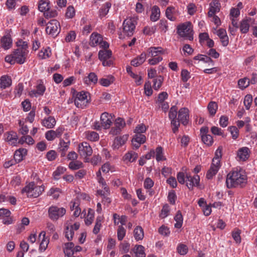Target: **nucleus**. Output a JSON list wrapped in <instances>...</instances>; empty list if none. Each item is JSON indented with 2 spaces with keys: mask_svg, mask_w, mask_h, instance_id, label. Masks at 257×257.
Returning <instances> with one entry per match:
<instances>
[{
  "mask_svg": "<svg viewBox=\"0 0 257 257\" xmlns=\"http://www.w3.org/2000/svg\"><path fill=\"white\" fill-rule=\"evenodd\" d=\"M85 137L87 140L91 142H95L98 140V134L93 131H88L85 132Z\"/></svg>",
  "mask_w": 257,
  "mask_h": 257,
  "instance_id": "49530a36",
  "label": "nucleus"
},
{
  "mask_svg": "<svg viewBox=\"0 0 257 257\" xmlns=\"http://www.w3.org/2000/svg\"><path fill=\"white\" fill-rule=\"evenodd\" d=\"M98 78L96 74L94 72L90 73L88 76L83 78V82L87 85H94L97 83Z\"/></svg>",
  "mask_w": 257,
  "mask_h": 257,
  "instance_id": "412c9836",
  "label": "nucleus"
},
{
  "mask_svg": "<svg viewBox=\"0 0 257 257\" xmlns=\"http://www.w3.org/2000/svg\"><path fill=\"white\" fill-rule=\"evenodd\" d=\"M111 6V4L109 2H106L103 5L99 11V17L101 18L105 17L108 13Z\"/></svg>",
  "mask_w": 257,
  "mask_h": 257,
  "instance_id": "58836bf2",
  "label": "nucleus"
},
{
  "mask_svg": "<svg viewBox=\"0 0 257 257\" xmlns=\"http://www.w3.org/2000/svg\"><path fill=\"white\" fill-rule=\"evenodd\" d=\"M155 157L158 162L166 160V158L164 155L163 149L161 146L157 147L155 150Z\"/></svg>",
  "mask_w": 257,
  "mask_h": 257,
  "instance_id": "e433bc0d",
  "label": "nucleus"
},
{
  "mask_svg": "<svg viewBox=\"0 0 257 257\" xmlns=\"http://www.w3.org/2000/svg\"><path fill=\"white\" fill-rule=\"evenodd\" d=\"M189 110L186 107H183L178 111V120L184 125H186L189 121Z\"/></svg>",
  "mask_w": 257,
  "mask_h": 257,
  "instance_id": "4468645a",
  "label": "nucleus"
},
{
  "mask_svg": "<svg viewBox=\"0 0 257 257\" xmlns=\"http://www.w3.org/2000/svg\"><path fill=\"white\" fill-rule=\"evenodd\" d=\"M78 152L81 156L86 158L92 155V149L88 143L84 142L79 144Z\"/></svg>",
  "mask_w": 257,
  "mask_h": 257,
  "instance_id": "f8f14e48",
  "label": "nucleus"
},
{
  "mask_svg": "<svg viewBox=\"0 0 257 257\" xmlns=\"http://www.w3.org/2000/svg\"><path fill=\"white\" fill-rule=\"evenodd\" d=\"M136 257H145V247L142 245H136L133 249Z\"/></svg>",
  "mask_w": 257,
  "mask_h": 257,
  "instance_id": "4c0bfd02",
  "label": "nucleus"
},
{
  "mask_svg": "<svg viewBox=\"0 0 257 257\" xmlns=\"http://www.w3.org/2000/svg\"><path fill=\"white\" fill-rule=\"evenodd\" d=\"M12 39L9 35L4 36L1 40L2 47L5 50H8L12 46Z\"/></svg>",
  "mask_w": 257,
  "mask_h": 257,
  "instance_id": "b1692460",
  "label": "nucleus"
},
{
  "mask_svg": "<svg viewBox=\"0 0 257 257\" xmlns=\"http://www.w3.org/2000/svg\"><path fill=\"white\" fill-rule=\"evenodd\" d=\"M179 15V11L174 7H168L166 10L165 16L168 19L171 21H176Z\"/></svg>",
  "mask_w": 257,
  "mask_h": 257,
  "instance_id": "f3484780",
  "label": "nucleus"
},
{
  "mask_svg": "<svg viewBox=\"0 0 257 257\" xmlns=\"http://www.w3.org/2000/svg\"><path fill=\"white\" fill-rule=\"evenodd\" d=\"M194 59L195 60H199L203 61L204 63H208L209 66H213L214 64V61L211 59V58L204 55H198L194 57Z\"/></svg>",
  "mask_w": 257,
  "mask_h": 257,
  "instance_id": "72a5a7b5",
  "label": "nucleus"
},
{
  "mask_svg": "<svg viewBox=\"0 0 257 257\" xmlns=\"http://www.w3.org/2000/svg\"><path fill=\"white\" fill-rule=\"evenodd\" d=\"M164 79L162 76H159L153 80V88L155 90H158L162 85Z\"/></svg>",
  "mask_w": 257,
  "mask_h": 257,
  "instance_id": "864d4df0",
  "label": "nucleus"
},
{
  "mask_svg": "<svg viewBox=\"0 0 257 257\" xmlns=\"http://www.w3.org/2000/svg\"><path fill=\"white\" fill-rule=\"evenodd\" d=\"M165 51L160 47H151L147 51V57H151L148 60V63L151 65H155L162 61L163 58L161 55L164 54Z\"/></svg>",
  "mask_w": 257,
  "mask_h": 257,
  "instance_id": "f03ea898",
  "label": "nucleus"
},
{
  "mask_svg": "<svg viewBox=\"0 0 257 257\" xmlns=\"http://www.w3.org/2000/svg\"><path fill=\"white\" fill-rule=\"evenodd\" d=\"M60 25L59 22L53 19L51 20L48 24L46 28L47 34L53 37L57 36L60 32Z\"/></svg>",
  "mask_w": 257,
  "mask_h": 257,
  "instance_id": "1a4fd4ad",
  "label": "nucleus"
},
{
  "mask_svg": "<svg viewBox=\"0 0 257 257\" xmlns=\"http://www.w3.org/2000/svg\"><path fill=\"white\" fill-rule=\"evenodd\" d=\"M114 80V77L112 75H108L105 78H102L99 79V83L103 86H108L113 82Z\"/></svg>",
  "mask_w": 257,
  "mask_h": 257,
  "instance_id": "a19ab883",
  "label": "nucleus"
},
{
  "mask_svg": "<svg viewBox=\"0 0 257 257\" xmlns=\"http://www.w3.org/2000/svg\"><path fill=\"white\" fill-rule=\"evenodd\" d=\"M252 101V97L251 94H247L245 96L243 103L245 107V108L247 110H248L250 108Z\"/></svg>",
  "mask_w": 257,
  "mask_h": 257,
  "instance_id": "0e129e2a",
  "label": "nucleus"
},
{
  "mask_svg": "<svg viewBox=\"0 0 257 257\" xmlns=\"http://www.w3.org/2000/svg\"><path fill=\"white\" fill-rule=\"evenodd\" d=\"M56 123V121L55 118L54 116H52L45 117L41 121L42 125L47 128H53L55 125Z\"/></svg>",
  "mask_w": 257,
  "mask_h": 257,
  "instance_id": "4be33fe9",
  "label": "nucleus"
},
{
  "mask_svg": "<svg viewBox=\"0 0 257 257\" xmlns=\"http://www.w3.org/2000/svg\"><path fill=\"white\" fill-rule=\"evenodd\" d=\"M83 166V163L79 161H73L69 163V168L72 170H76L82 168Z\"/></svg>",
  "mask_w": 257,
  "mask_h": 257,
  "instance_id": "8fccbe9b",
  "label": "nucleus"
},
{
  "mask_svg": "<svg viewBox=\"0 0 257 257\" xmlns=\"http://www.w3.org/2000/svg\"><path fill=\"white\" fill-rule=\"evenodd\" d=\"M126 234L125 228L121 225L118 226L117 230V236L119 240H122Z\"/></svg>",
  "mask_w": 257,
  "mask_h": 257,
  "instance_id": "bf43d9fd",
  "label": "nucleus"
},
{
  "mask_svg": "<svg viewBox=\"0 0 257 257\" xmlns=\"http://www.w3.org/2000/svg\"><path fill=\"white\" fill-rule=\"evenodd\" d=\"M177 33L181 37L190 41L193 40V26L190 22L179 25L177 28Z\"/></svg>",
  "mask_w": 257,
  "mask_h": 257,
  "instance_id": "20e7f679",
  "label": "nucleus"
},
{
  "mask_svg": "<svg viewBox=\"0 0 257 257\" xmlns=\"http://www.w3.org/2000/svg\"><path fill=\"white\" fill-rule=\"evenodd\" d=\"M44 191L43 185L38 186L34 182H31L26 185L21 191L22 194L27 195L28 197L36 198Z\"/></svg>",
  "mask_w": 257,
  "mask_h": 257,
  "instance_id": "7ed1b4c3",
  "label": "nucleus"
},
{
  "mask_svg": "<svg viewBox=\"0 0 257 257\" xmlns=\"http://www.w3.org/2000/svg\"><path fill=\"white\" fill-rule=\"evenodd\" d=\"M17 46L18 47V49H21V50L25 52H27L28 53V44L27 42L24 41L22 40H19L17 42Z\"/></svg>",
  "mask_w": 257,
  "mask_h": 257,
  "instance_id": "5fc2aeb1",
  "label": "nucleus"
},
{
  "mask_svg": "<svg viewBox=\"0 0 257 257\" xmlns=\"http://www.w3.org/2000/svg\"><path fill=\"white\" fill-rule=\"evenodd\" d=\"M50 9L49 2L48 0H41L39 2L38 9L40 12L45 13Z\"/></svg>",
  "mask_w": 257,
  "mask_h": 257,
  "instance_id": "79ce46f5",
  "label": "nucleus"
},
{
  "mask_svg": "<svg viewBox=\"0 0 257 257\" xmlns=\"http://www.w3.org/2000/svg\"><path fill=\"white\" fill-rule=\"evenodd\" d=\"M74 232L72 230V227L67 226L65 229V237L68 240H71L74 235Z\"/></svg>",
  "mask_w": 257,
  "mask_h": 257,
  "instance_id": "052dcab7",
  "label": "nucleus"
},
{
  "mask_svg": "<svg viewBox=\"0 0 257 257\" xmlns=\"http://www.w3.org/2000/svg\"><path fill=\"white\" fill-rule=\"evenodd\" d=\"M177 250L178 253L184 255L187 253L188 248L186 245L183 243H179L177 247Z\"/></svg>",
  "mask_w": 257,
  "mask_h": 257,
  "instance_id": "6e6d98bb",
  "label": "nucleus"
},
{
  "mask_svg": "<svg viewBox=\"0 0 257 257\" xmlns=\"http://www.w3.org/2000/svg\"><path fill=\"white\" fill-rule=\"evenodd\" d=\"M146 58V54L142 53L140 55L132 60L131 65L135 67H138L142 65L145 61Z\"/></svg>",
  "mask_w": 257,
  "mask_h": 257,
  "instance_id": "cd10ccee",
  "label": "nucleus"
},
{
  "mask_svg": "<svg viewBox=\"0 0 257 257\" xmlns=\"http://www.w3.org/2000/svg\"><path fill=\"white\" fill-rule=\"evenodd\" d=\"M251 21L250 18L242 20L240 22V31L243 34L248 32L249 28V22Z\"/></svg>",
  "mask_w": 257,
  "mask_h": 257,
  "instance_id": "c756f323",
  "label": "nucleus"
},
{
  "mask_svg": "<svg viewBox=\"0 0 257 257\" xmlns=\"http://www.w3.org/2000/svg\"><path fill=\"white\" fill-rule=\"evenodd\" d=\"M136 22L133 19H125L122 24L124 35L131 36L134 34L136 28Z\"/></svg>",
  "mask_w": 257,
  "mask_h": 257,
  "instance_id": "9d476101",
  "label": "nucleus"
},
{
  "mask_svg": "<svg viewBox=\"0 0 257 257\" xmlns=\"http://www.w3.org/2000/svg\"><path fill=\"white\" fill-rule=\"evenodd\" d=\"M170 212V206L168 204H166L163 206L159 216L161 218H165L169 215Z\"/></svg>",
  "mask_w": 257,
  "mask_h": 257,
  "instance_id": "603ef678",
  "label": "nucleus"
},
{
  "mask_svg": "<svg viewBox=\"0 0 257 257\" xmlns=\"http://www.w3.org/2000/svg\"><path fill=\"white\" fill-rule=\"evenodd\" d=\"M81 25H84V26L82 29V34L83 35H88L92 30V25L90 23H86V19L83 18L81 20Z\"/></svg>",
  "mask_w": 257,
  "mask_h": 257,
  "instance_id": "473e14b6",
  "label": "nucleus"
},
{
  "mask_svg": "<svg viewBox=\"0 0 257 257\" xmlns=\"http://www.w3.org/2000/svg\"><path fill=\"white\" fill-rule=\"evenodd\" d=\"M90 94L86 91H81L76 93L74 104L78 108H82L89 102Z\"/></svg>",
  "mask_w": 257,
  "mask_h": 257,
  "instance_id": "423d86ee",
  "label": "nucleus"
},
{
  "mask_svg": "<svg viewBox=\"0 0 257 257\" xmlns=\"http://www.w3.org/2000/svg\"><path fill=\"white\" fill-rule=\"evenodd\" d=\"M222 148L221 147L218 148L215 153V156L212 159V162L216 164H220V159L222 157Z\"/></svg>",
  "mask_w": 257,
  "mask_h": 257,
  "instance_id": "de8ad7c7",
  "label": "nucleus"
},
{
  "mask_svg": "<svg viewBox=\"0 0 257 257\" xmlns=\"http://www.w3.org/2000/svg\"><path fill=\"white\" fill-rule=\"evenodd\" d=\"M112 52L110 50H101L98 52V58L104 66H110L113 64Z\"/></svg>",
  "mask_w": 257,
  "mask_h": 257,
  "instance_id": "6e6552de",
  "label": "nucleus"
},
{
  "mask_svg": "<svg viewBox=\"0 0 257 257\" xmlns=\"http://www.w3.org/2000/svg\"><path fill=\"white\" fill-rule=\"evenodd\" d=\"M46 90V87L42 83L36 86V89L29 91V95L31 97H38L42 96Z\"/></svg>",
  "mask_w": 257,
  "mask_h": 257,
  "instance_id": "a211bd4d",
  "label": "nucleus"
},
{
  "mask_svg": "<svg viewBox=\"0 0 257 257\" xmlns=\"http://www.w3.org/2000/svg\"><path fill=\"white\" fill-rule=\"evenodd\" d=\"M146 137L144 134H135L132 139V145L136 149H138L141 144L145 143Z\"/></svg>",
  "mask_w": 257,
  "mask_h": 257,
  "instance_id": "6ab92c4d",
  "label": "nucleus"
},
{
  "mask_svg": "<svg viewBox=\"0 0 257 257\" xmlns=\"http://www.w3.org/2000/svg\"><path fill=\"white\" fill-rule=\"evenodd\" d=\"M186 186L189 190H193L194 187L199 185L200 177L198 175L192 176L190 174L186 173Z\"/></svg>",
  "mask_w": 257,
  "mask_h": 257,
  "instance_id": "9b49d317",
  "label": "nucleus"
},
{
  "mask_svg": "<svg viewBox=\"0 0 257 257\" xmlns=\"http://www.w3.org/2000/svg\"><path fill=\"white\" fill-rule=\"evenodd\" d=\"M213 2V3L210 4V8L209 11L208 12V15L209 17H212L215 16V14L220 11L219 5H220L218 2Z\"/></svg>",
  "mask_w": 257,
  "mask_h": 257,
  "instance_id": "7c9ffc66",
  "label": "nucleus"
},
{
  "mask_svg": "<svg viewBox=\"0 0 257 257\" xmlns=\"http://www.w3.org/2000/svg\"><path fill=\"white\" fill-rule=\"evenodd\" d=\"M220 167V164H216L212 162L210 169L206 173V177L208 179H211L218 172Z\"/></svg>",
  "mask_w": 257,
  "mask_h": 257,
  "instance_id": "aec40b11",
  "label": "nucleus"
},
{
  "mask_svg": "<svg viewBox=\"0 0 257 257\" xmlns=\"http://www.w3.org/2000/svg\"><path fill=\"white\" fill-rule=\"evenodd\" d=\"M114 115L109 114L108 112H104L102 113L100 116V121L102 124L103 128H109L112 123L113 117Z\"/></svg>",
  "mask_w": 257,
  "mask_h": 257,
  "instance_id": "ddd939ff",
  "label": "nucleus"
},
{
  "mask_svg": "<svg viewBox=\"0 0 257 257\" xmlns=\"http://www.w3.org/2000/svg\"><path fill=\"white\" fill-rule=\"evenodd\" d=\"M41 235L43 236V239L40 244V246H39V249L41 251H45L46 248H47V246H48V243L49 242V239H47L46 237V232L44 231H42L41 232V233H40L39 234V237H40L41 236Z\"/></svg>",
  "mask_w": 257,
  "mask_h": 257,
  "instance_id": "2f4dec72",
  "label": "nucleus"
},
{
  "mask_svg": "<svg viewBox=\"0 0 257 257\" xmlns=\"http://www.w3.org/2000/svg\"><path fill=\"white\" fill-rule=\"evenodd\" d=\"M158 232L160 234L165 236H168L170 234L169 228L164 225H162L159 227Z\"/></svg>",
  "mask_w": 257,
  "mask_h": 257,
  "instance_id": "69168bd1",
  "label": "nucleus"
},
{
  "mask_svg": "<svg viewBox=\"0 0 257 257\" xmlns=\"http://www.w3.org/2000/svg\"><path fill=\"white\" fill-rule=\"evenodd\" d=\"M207 109L211 116H214L218 109V105L214 101H211L207 106Z\"/></svg>",
  "mask_w": 257,
  "mask_h": 257,
  "instance_id": "a18cd8bd",
  "label": "nucleus"
},
{
  "mask_svg": "<svg viewBox=\"0 0 257 257\" xmlns=\"http://www.w3.org/2000/svg\"><path fill=\"white\" fill-rule=\"evenodd\" d=\"M178 113V111L177 107L175 105L172 106L169 112V117L171 120L172 131L174 134L178 132V128L180 126L179 121L178 120V118H177Z\"/></svg>",
  "mask_w": 257,
  "mask_h": 257,
  "instance_id": "0eeeda50",
  "label": "nucleus"
},
{
  "mask_svg": "<svg viewBox=\"0 0 257 257\" xmlns=\"http://www.w3.org/2000/svg\"><path fill=\"white\" fill-rule=\"evenodd\" d=\"M27 150L26 149L21 148L15 151L14 158L17 163H19L23 160L26 155Z\"/></svg>",
  "mask_w": 257,
  "mask_h": 257,
  "instance_id": "bb28decb",
  "label": "nucleus"
},
{
  "mask_svg": "<svg viewBox=\"0 0 257 257\" xmlns=\"http://www.w3.org/2000/svg\"><path fill=\"white\" fill-rule=\"evenodd\" d=\"M134 237L137 241L142 240L144 236V230L142 227L137 226L134 231Z\"/></svg>",
  "mask_w": 257,
  "mask_h": 257,
  "instance_id": "ea45409f",
  "label": "nucleus"
},
{
  "mask_svg": "<svg viewBox=\"0 0 257 257\" xmlns=\"http://www.w3.org/2000/svg\"><path fill=\"white\" fill-rule=\"evenodd\" d=\"M66 212L64 207H59L56 205L51 206L48 210L49 218L53 221H56L62 217Z\"/></svg>",
  "mask_w": 257,
  "mask_h": 257,
  "instance_id": "39448f33",
  "label": "nucleus"
},
{
  "mask_svg": "<svg viewBox=\"0 0 257 257\" xmlns=\"http://www.w3.org/2000/svg\"><path fill=\"white\" fill-rule=\"evenodd\" d=\"M4 137L5 141L11 146H16L18 143V137L17 133L14 131L6 132Z\"/></svg>",
  "mask_w": 257,
  "mask_h": 257,
  "instance_id": "dca6fc26",
  "label": "nucleus"
},
{
  "mask_svg": "<svg viewBox=\"0 0 257 257\" xmlns=\"http://www.w3.org/2000/svg\"><path fill=\"white\" fill-rule=\"evenodd\" d=\"M102 40V36L96 32L91 34L90 37L89 45L92 47H95L100 44Z\"/></svg>",
  "mask_w": 257,
  "mask_h": 257,
  "instance_id": "5701e85b",
  "label": "nucleus"
},
{
  "mask_svg": "<svg viewBox=\"0 0 257 257\" xmlns=\"http://www.w3.org/2000/svg\"><path fill=\"white\" fill-rule=\"evenodd\" d=\"M249 85V80L244 77L242 79H240L238 81V85L240 89L243 90L248 86Z\"/></svg>",
  "mask_w": 257,
  "mask_h": 257,
  "instance_id": "3c124183",
  "label": "nucleus"
},
{
  "mask_svg": "<svg viewBox=\"0 0 257 257\" xmlns=\"http://www.w3.org/2000/svg\"><path fill=\"white\" fill-rule=\"evenodd\" d=\"M75 15V11L74 7L72 6L68 7L65 13L66 17L68 19L73 18Z\"/></svg>",
  "mask_w": 257,
  "mask_h": 257,
  "instance_id": "338daca9",
  "label": "nucleus"
},
{
  "mask_svg": "<svg viewBox=\"0 0 257 257\" xmlns=\"http://www.w3.org/2000/svg\"><path fill=\"white\" fill-rule=\"evenodd\" d=\"M70 145V141L67 142H65L63 140L60 139L58 145V150L61 152V156L64 157L66 155V152L68 150Z\"/></svg>",
  "mask_w": 257,
  "mask_h": 257,
  "instance_id": "a878e982",
  "label": "nucleus"
},
{
  "mask_svg": "<svg viewBox=\"0 0 257 257\" xmlns=\"http://www.w3.org/2000/svg\"><path fill=\"white\" fill-rule=\"evenodd\" d=\"M174 220L176 223L175 224V227L176 228H180L183 224V216L180 211H178L174 217Z\"/></svg>",
  "mask_w": 257,
  "mask_h": 257,
  "instance_id": "c03bdc74",
  "label": "nucleus"
},
{
  "mask_svg": "<svg viewBox=\"0 0 257 257\" xmlns=\"http://www.w3.org/2000/svg\"><path fill=\"white\" fill-rule=\"evenodd\" d=\"M128 139V135H125L119 137H116L113 141V147L114 149H118L122 146Z\"/></svg>",
  "mask_w": 257,
  "mask_h": 257,
  "instance_id": "393cba45",
  "label": "nucleus"
},
{
  "mask_svg": "<svg viewBox=\"0 0 257 257\" xmlns=\"http://www.w3.org/2000/svg\"><path fill=\"white\" fill-rule=\"evenodd\" d=\"M246 183V176L241 171L232 170L227 175L225 183L228 189L242 188Z\"/></svg>",
  "mask_w": 257,
  "mask_h": 257,
  "instance_id": "f257e3e1",
  "label": "nucleus"
},
{
  "mask_svg": "<svg viewBox=\"0 0 257 257\" xmlns=\"http://www.w3.org/2000/svg\"><path fill=\"white\" fill-rule=\"evenodd\" d=\"M0 80L1 87L3 89H6L12 85V79L11 77L8 76H2Z\"/></svg>",
  "mask_w": 257,
  "mask_h": 257,
  "instance_id": "f704fd0d",
  "label": "nucleus"
},
{
  "mask_svg": "<svg viewBox=\"0 0 257 257\" xmlns=\"http://www.w3.org/2000/svg\"><path fill=\"white\" fill-rule=\"evenodd\" d=\"M147 129V126L144 123H141L136 126L134 132L135 134H144Z\"/></svg>",
  "mask_w": 257,
  "mask_h": 257,
  "instance_id": "680f3d73",
  "label": "nucleus"
},
{
  "mask_svg": "<svg viewBox=\"0 0 257 257\" xmlns=\"http://www.w3.org/2000/svg\"><path fill=\"white\" fill-rule=\"evenodd\" d=\"M237 156L240 160L245 161L249 157V150L247 147H242L238 150Z\"/></svg>",
  "mask_w": 257,
  "mask_h": 257,
  "instance_id": "c85d7f7f",
  "label": "nucleus"
},
{
  "mask_svg": "<svg viewBox=\"0 0 257 257\" xmlns=\"http://www.w3.org/2000/svg\"><path fill=\"white\" fill-rule=\"evenodd\" d=\"M201 137V140L203 143L206 145L210 146L213 144V139L212 137L210 135L203 136Z\"/></svg>",
  "mask_w": 257,
  "mask_h": 257,
  "instance_id": "13d9d810",
  "label": "nucleus"
},
{
  "mask_svg": "<svg viewBox=\"0 0 257 257\" xmlns=\"http://www.w3.org/2000/svg\"><path fill=\"white\" fill-rule=\"evenodd\" d=\"M14 57L16 62L20 64H24L26 60L28 55L27 52H25L21 49H16L13 53Z\"/></svg>",
  "mask_w": 257,
  "mask_h": 257,
  "instance_id": "2eb2a0df",
  "label": "nucleus"
},
{
  "mask_svg": "<svg viewBox=\"0 0 257 257\" xmlns=\"http://www.w3.org/2000/svg\"><path fill=\"white\" fill-rule=\"evenodd\" d=\"M144 91L145 94L148 96H150L152 94L153 90L150 81H148L145 82L144 85Z\"/></svg>",
  "mask_w": 257,
  "mask_h": 257,
  "instance_id": "e2e57ef3",
  "label": "nucleus"
},
{
  "mask_svg": "<svg viewBox=\"0 0 257 257\" xmlns=\"http://www.w3.org/2000/svg\"><path fill=\"white\" fill-rule=\"evenodd\" d=\"M138 157V155L137 153L133 151H131L125 155L124 159L125 161L133 162L136 160Z\"/></svg>",
  "mask_w": 257,
  "mask_h": 257,
  "instance_id": "09e8293b",
  "label": "nucleus"
},
{
  "mask_svg": "<svg viewBox=\"0 0 257 257\" xmlns=\"http://www.w3.org/2000/svg\"><path fill=\"white\" fill-rule=\"evenodd\" d=\"M66 170V168L63 167L59 166L57 169L53 172V176L55 180H58L59 178V176L63 174L65 171Z\"/></svg>",
  "mask_w": 257,
  "mask_h": 257,
  "instance_id": "4d7b16f0",
  "label": "nucleus"
},
{
  "mask_svg": "<svg viewBox=\"0 0 257 257\" xmlns=\"http://www.w3.org/2000/svg\"><path fill=\"white\" fill-rule=\"evenodd\" d=\"M160 17V8L157 6H153L152 9V12L150 16L151 20L153 22H156L159 19Z\"/></svg>",
  "mask_w": 257,
  "mask_h": 257,
  "instance_id": "c9c22d12",
  "label": "nucleus"
},
{
  "mask_svg": "<svg viewBox=\"0 0 257 257\" xmlns=\"http://www.w3.org/2000/svg\"><path fill=\"white\" fill-rule=\"evenodd\" d=\"M94 219V213L92 210L89 209L87 217L85 219V223L87 225H90Z\"/></svg>",
  "mask_w": 257,
  "mask_h": 257,
  "instance_id": "774afa93",
  "label": "nucleus"
},
{
  "mask_svg": "<svg viewBox=\"0 0 257 257\" xmlns=\"http://www.w3.org/2000/svg\"><path fill=\"white\" fill-rule=\"evenodd\" d=\"M51 55V50L50 47L43 48L39 53V57L42 59L49 58Z\"/></svg>",
  "mask_w": 257,
  "mask_h": 257,
  "instance_id": "37998d69",
  "label": "nucleus"
}]
</instances>
